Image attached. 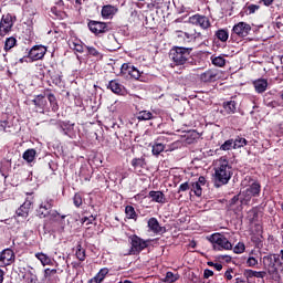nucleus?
<instances>
[{
	"instance_id": "nucleus-1",
	"label": "nucleus",
	"mask_w": 283,
	"mask_h": 283,
	"mask_svg": "<svg viewBox=\"0 0 283 283\" xmlns=\"http://www.w3.org/2000/svg\"><path fill=\"white\" fill-rule=\"evenodd\" d=\"M233 177V166L227 157H220L214 165L213 185L217 189L229 185V180Z\"/></svg>"
},
{
	"instance_id": "nucleus-2",
	"label": "nucleus",
	"mask_w": 283,
	"mask_h": 283,
	"mask_svg": "<svg viewBox=\"0 0 283 283\" xmlns=\"http://www.w3.org/2000/svg\"><path fill=\"white\" fill-rule=\"evenodd\" d=\"M192 48L174 46L169 52V57L172 61V65L184 67L187 65H193V59L191 57Z\"/></svg>"
},
{
	"instance_id": "nucleus-3",
	"label": "nucleus",
	"mask_w": 283,
	"mask_h": 283,
	"mask_svg": "<svg viewBox=\"0 0 283 283\" xmlns=\"http://www.w3.org/2000/svg\"><path fill=\"white\" fill-rule=\"evenodd\" d=\"M209 241L214 251H231V249H233V244H231V241H229L224 233H213L209 237Z\"/></svg>"
},
{
	"instance_id": "nucleus-4",
	"label": "nucleus",
	"mask_w": 283,
	"mask_h": 283,
	"mask_svg": "<svg viewBox=\"0 0 283 283\" xmlns=\"http://www.w3.org/2000/svg\"><path fill=\"white\" fill-rule=\"evenodd\" d=\"M130 249L124 255H138L142 251H145L149 247V240H145L136 234L128 237Z\"/></svg>"
},
{
	"instance_id": "nucleus-5",
	"label": "nucleus",
	"mask_w": 283,
	"mask_h": 283,
	"mask_svg": "<svg viewBox=\"0 0 283 283\" xmlns=\"http://www.w3.org/2000/svg\"><path fill=\"white\" fill-rule=\"evenodd\" d=\"M14 21H17V18L10 13L2 15L0 21V36H6V34H10V32H12Z\"/></svg>"
},
{
	"instance_id": "nucleus-6",
	"label": "nucleus",
	"mask_w": 283,
	"mask_h": 283,
	"mask_svg": "<svg viewBox=\"0 0 283 283\" xmlns=\"http://www.w3.org/2000/svg\"><path fill=\"white\" fill-rule=\"evenodd\" d=\"M74 123H71L70 120L66 122H57L56 127L63 136H67V138H71V140H74L76 138V130L74 129Z\"/></svg>"
},
{
	"instance_id": "nucleus-7",
	"label": "nucleus",
	"mask_w": 283,
	"mask_h": 283,
	"mask_svg": "<svg viewBox=\"0 0 283 283\" xmlns=\"http://www.w3.org/2000/svg\"><path fill=\"white\" fill-rule=\"evenodd\" d=\"M188 21L191 23V25L201 28V30H209V28H211V20H209L207 15L197 13L191 15Z\"/></svg>"
},
{
	"instance_id": "nucleus-8",
	"label": "nucleus",
	"mask_w": 283,
	"mask_h": 283,
	"mask_svg": "<svg viewBox=\"0 0 283 283\" xmlns=\"http://www.w3.org/2000/svg\"><path fill=\"white\" fill-rule=\"evenodd\" d=\"M277 255L269 254L263 256V266L269 275H277Z\"/></svg>"
},
{
	"instance_id": "nucleus-9",
	"label": "nucleus",
	"mask_w": 283,
	"mask_h": 283,
	"mask_svg": "<svg viewBox=\"0 0 283 283\" xmlns=\"http://www.w3.org/2000/svg\"><path fill=\"white\" fill-rule=\"evenodd\" d=\"M88 29L96 36H98L99 34H105V32H109V30H112L108 23L98 22L94 20H91L88 22Z\"/></svg>"
},
{
	"instance_id": "nucleus-10",
	"label": "nucleus",
	"mask_w": 283,
	"mask_h": 283,
	"mask_svg": "<svg viewBox=\"0 0 283 283\" xmlns=\"http://www.w3.org/2000/svg\"><path fill=\"white\" fill-rule=\"evenodd\" d=\"M221 74L222 73L220 72V70L210 69L201 73L199 75V80L201 81V83H216V81H220Z\"/></svg>"
},
{
	"instance_id": "nucleus-11",
	"label": "nucleus",
	"mask_w": 283,
	"mask_h": 283,
	"mask_svg": "<svg viewBox=\"0 0 283 283\" xmlns=\"http://www.w3.org/2000/svg\"><path fill=\"white\" fill-rule=\"evenodd\" d=\"M15 259L14 251L12 249L7 248L0 252V268L6 269V266H10L13 264Z\"/></svg>"
},
{
	"instance_id": "nucleus-12",
	"label": "nucleus",
	"mask_w": 283,
	"mask_h": 283,
	"mask_svg": "<svg viewBox=\"0 0 283 283\" xmlns=\"http://www.w3.org/2000/svg\"><path fill=\"white\" fill-rule=\"evenodd\" d=\"M262 191V186L258 181H253L244 191L243 196L248 198V200H251V198H259L260 193Z\"/></svg>"
},
{
	"instance_id": "nucleus-13",
	"label": "nucleus",
	"mask_w": 283,
	"mask_h": 283,
	"mask_svg": "<svg viewBox=\"0 0 283 283\" xmlns=\"http://www.w3.org/2000/svg\"><path fill=\"white\" fill-rule=\"evenodd\" d=\"M232 32L233 34H237V36L244 39V36H249V32H251V24L247 22H239L234 24Z\"/></svg>"
},
{
	"instance_id": "nucleus-14",
	"label": "nucleus",
	"mask_w": 283,
	"mask_h": 283,
	"mask_svg": "<svg viewBox=\"0 0 283 283\" xmlns=\"http://www.w3.org/2000/svg\"><path fill=\"white\" fill-rule=\"evenodd\" d=\"M48 49L43 45H35L29 51V60L31 61H41L45 56Z\"/></svg>"
},
{
	"instance_id": "nucleus-15",
	"label": "nucleus",
	"mask_w": 283,
	"mask_h": 283,
	"mask_svg": "<svg viewBox=\"0 0 283 283\" xmlns=\"http://www.w3.org/2000/svg\"><path fill=\"white\" fill-rule=\"evenodd\" d=\"M52 207H54V200L46 199L45 201H43L36 210L39 218H48V216H50Z\"/></svg>"
},
{
	"instance_id": "nucleus-16",
	"label": "nucleus",
	"mask_w": 283,
	"mask_h": 283,
	"mask_svg": "<svg viewBox=\"0 0 283 283\" xmlns=\"http://www.w3.org/2000/svg\"><path fill=\"white\" fill-rule=\"evenodd\" d=\"M147 224L148 229L153 233H156L157 235H163V233H167V228L161 227L160 223L158 222V219L154 217L148 220Z\"/></svg>"
},
{
	"instance_id": "nucleus-17",
	"label": "nucleus",
	"mask_w": 283,
	"mask_h": 283,
	"mask_svg": "<svg viewBox=\"0 0 283 283\" xmlns=\"http://www.w3.org/2000/svg\"><path fill=\"white\" fill-rule=\"evenodd\" d=\"M33 105L40 114L45 112V106L48 105V99H45V95H36L35 98L32 101Z\"/></svg>"
},
{
	"instance_id": "nucleus-18",
	"label": "nucleus",
	"mask_w": 283,
	"mask_h": 283,
	"mask_svg": "<svg viewBox=\"0 0 283 283\" xmlns=\"http://www.w3.org/2000/svg\"><path fill=\"white\" fill-rule=\"evenodd\" d=\"M148 198H150L151 202H157L158 205H165L167 202V198H165L163 191L151 190L148 193Z\"/></svg>"
},
{
	"instance_id": "nucleus-19",
	"label": "nucleus",
	"mask_w": 283,
	"mask_h": 283,
	"mask_svg": "<svg viewBox=\"0 0 283 283\" xmlns=\"http://www.w3.org/2000/svg\"><path fill=\"white\" fill-rule=\"evenodd\" d=\"M228 209L234 211V213H240L242 211V201L239 196H234L228 203Z\"/></svg>"
},
{
	"instance_id": "nucleus-20",
	"label": "nucleus",
	"mask_w": 283,
	"mask_h": 283,
	"mask_svg": "<svg viewBox=\"0 0 283 283\" xmlns=\"http://www.w3.org/2000/svg\"><path fill=\"white\" fill-rule=\"evenodd\" d=\"M252 84L256 94H264V91L269 87V81L265 78L255 80Z\"/></svg>"
},
{
	"instance_id": "nucleus-21",
	"label": "nucleus",
	"mask_w": 283,
	"mask_h": 283,
	"mask_svg": "<svg viewBox=\"0 0 283 283\" xmlns=\"http://www.w3.org/2000/svg\"><path fill=\"white\" fill-rule=\"evenodd\" d=\"M107 88L111 90L114 94H124L125 93V86L120 84L117 80H112Z\"/></svg>"
},
{
	"instance_id": "nucleus-22",
	"label": "nucleus",
	"mask_w": 283,
	"mask_h": 283,
	"mask_svg": "<svg viewBox=\"0 0 283 283\" xmlns=\"http://www.w3.org/2000/svg\"><path fill=\"white\" fill-rule=\"evenodd\" d=\"M69 48L71 50H74L75 52H78L80 54H83V52H85V45H83V42L78 39L69 40Z\"/></svg>"
},
{
	"instance_id": "nucleus-23",
	"label": "nucleus",
	"mask_w": 283,
	"mask_h": 283,
	"mask_svg": "<svg viewBox=\"0 0 283 283\" xmlns=\"http://www.w3.org/2000/svg\"><path fill=\"white\" fill-rule=\"evenodd\" d=\"M23 280L27 283H39V277L36 276V271L33 268H30L25 271Z\"/></svg>"
},
{
	"instance_id": "nucleus-24",
	"label": "nucleus",
	"mask_w": 283,
	"mask_h": 283,
	"mask_svg": "<svg viewBox=\"0 0 283 283\" xmlns=\"http://www.w3.org/2000/svg\"><path fill=\"white\" fill-rule=\"evenodd\" d=\"M222 107L226 114H235V112H238V102L235 101L223 102Z\"/></svg>"
},
{
	"instance_id": "nucleus-25",
	"label": "nucleus",
	"mask_w": 283,
	"mask_h": 283,
	"mask_svg": "<svg viewBox=\"0 0 283 283\" xmlns=\"http://www.w3.org/2000/svg\"><path fill=\"white\" fill-rule=\"evenodd\" d=\"M134 71V65L130 63H124L120 67V76L123 78H132V74Z\"/></svg>"
},
{
	"instance_id": "nucleus-26",
	"label": "nucleus",
	"mask_w": 283,
	"mask_h": 283,
	"mask_svg": "<svg viewBox=\"0 0 283 283\" xmlns=\"http://www.w3.org/2000/svg\"><path fill=\"white\" fill-rule=\"evenodd\" d=\"M32 203L30 201L24 202L23 205L20 206V208L15 211L17 216L19 218H28L30 213V207Z\"/></svg>"
},
{
	"instance_id": "nucleus-27",
	"label": "nucleus",
	"mask_w": 283,
	"mask_h": 283,
	"mask_svg": "<svg viewBox=\"0 0 283 283\" xmlns=\"http://www.w3.org/2000/svg\"><path fill=\"white\" fill-rule=\"evenodd\" d=\"M117 9L113 6H104L102 8V17L103 19H109L112 17H114V14H116Z\"/></svg>"
},
{
	"instance_id": "nucleus-28",
	"label": "nucleus",
	"mask_w": 283,
	"mask_h": 283,
	"mask_svg": "<svg viewBox=\"0 0 283 283\" xmlns=\"http://www.w3.org/2000/svg\"><path fill=\"white\" fill-rule=\"evenodd\" d=\"M23 160L27 163H34L36 158V150L34 148L27 149L22 155Z\"/></svg>"
},
{
	"instance_id": "nucleus-29",
	"label": "nucleus",
	"mask_w": 283,
	"mask_h": 283,
	"mask_svg": "<svg viewBox=\"0 0 283 283\" xmlns=\"http://www.w3.org/2000/svg\"><path fill=\"white\" fill-rule=\"evenodd\" d=\"M165 149H167V146H165V144L160 142H155L151 149L153 156H160V154H163Z\"/></svg>"
},
{
	"instance_id": "nucleus-30",
	"label": "nucleus",
	"mask_w": 283,
	"mask_h": 283,
	"mask_svg": "<svg viewBox=\"0 0 283 283\" xmlns=\"http://www.w3.org/2000/svg\"><path fill=\"white\" fill-rule=\"evenodd\" d=\"M154 118H156V116L149 111H140L137 114V120H154Z\"/></svg>"
},
{
	"instance_id": "nucleus-31",
	"label": "nucleus",
	"mask_w": 283,
	"mask_h": 283,
	"mask_svg": "<svg viewBox=\"0 0 283 283\" xmlns=\"http://www.w3.org/2000/svg\"><path fill=\"white\" fill-rule=\"evenodd\" d=\"M35 258H38V260L41 262V264L43 266H48V265L52 264V259H50V256H48V254H45L43 252L36 253Z\"/></svg>"
},
{
	"instance_id": "nucleus-32",
	"label": "nucleus",
	"mask_w": 283,
	"mask_h": 283,
	"mask_svg": "<svg viewBox=\"0 0 283 283\" xmlns=\"http://www.w3.org/2000/svg\"><path fill=\"white\" fill-rule=\"evenodd\" d=\"M247 138L238 136L235 139H233V149H240L242 147H247L248 145Z\"/></svg>"
},
{
	"instance_id": "nucleus-33",
	"label": "nucleus",
	"mask_w": 283,
	"mask_h": 283,
	"mask_svg": "<svg viewBox=\"0 0 283 283\" xmlns=\"http://www.w3.org/2000/svg\"><path fill=\"white\" fill-rule=\"evenodd\" d=\"M46 98L51 105L52 112H59V103L56 102V96H54L52 93H49Z\"/></svg>"
},
{
	"instance_id": "nucleus-34",
	"label": "nucleus",
	"mask_w": 283,
	"mask_h": 283,
	"mask_svg": "<svg viewBox=\"0 0 283 283\" xmlns=\"http://www.w3.org/2000/svg\"><path fill=\"white\" fill-rule=\"evenodd\" d=\"M216 36L222 43H227V41H229V31L224 29L218 30L216 31Z\"/></svg>"
},
{
	"instance_id": "nucleus-35",
	"label": "nucleus",
	"mask_w": 283,
	"mask_h": 283,
	"mask_svg": "<svg viewBox=\"0 0 283 283\" xmlns=\"http://www.w3.org/2000/svg\"><path fill=\"white\" fill-rule=\"evenodd\" d=\"M211 63L216 67H224V65H227V60L223 56H212Z\"/></svg>"
},
{
	"instance_id": "nucleus-36",
	"label": "nucleus",
	"mask_w": 283,
	"mask_h": 283,
	"mask_svg": "<svg viewBox=\"0 0 283 283\" xmlns=\"http://www.w3.org/2000/svg\"><path fill=\"white\" fill-rule=\"evenodd\" d=\"M109 273V269L103 268L98 271V273L93 277L98 283H102L105 277H107V274Z\"/></svg>"
},
{
	"instance_id": "nucleus-37",
	"label": "nucleus",
	"mask_w": 283,
	"mask_h": 283,
	"mask_svg": "<svg viewBox=\"0 0 283 283\" xmlns=\"http://www.w3.org/2000/svg\"><path fill=\"white\" fill-rule=\"evenodd\" d=\"M178 280H180V275L178 273L167 272L164 282L174 283L178 282Z\"/></svg>"
},
{
	"instance_id": "nucleus-38",
	"label": "nucleus",
	"mask_w": 283,
	"mask_h": 283,
	"mask_svg": "<svg viewBox=\"0 0 283 283\" xmlns=\"http://www.w3.org/2000/svg\"><path fill=\"white\" fill-rule=\"evenodd\" d=\"M108 39L112 43V46L108 49L109 52H116V50H120V43H118V40L114 34L108 35Z\"/></svg>"
},
{
	"instance_id": "nucleus-39",
	"label": "nucleus",
	"mask_w": 283,
	"mask_h": 283,
	"mask_svg": "<svg viewBox=\"0 0 283 283\" xmlns=\"http://www.w3.org/2000/svg\"><path fill=\"white\" fill-rule=\"evenodd\" d=\"M80 178L82 180H85L86 182H90V180L92 179V175H90V170H87V167L82 166L80 168Z\"/></svg>"
},
{
	"instance_id": "nucleus-40",
	"label": "nucleus",
	"mask_w": 283,
	"mask_h": 283,
	"mask_svg": "<svg viewBox=\"0 0 283 283\" xmlns=\"http://www.w3.org/2000/svg\"><path fill=\"white\" fill-rule=\"evenodd\" d=\"M132 166L134 167L135 171H138V169H143V167H145V158H134L132 160Z\"/></svg>"
},
{
	"instance_id": "nucleus-41",
	"label": "nucleus",
	"mask_w": 283,
	"mask_h": 283,
	"mask_svg": "<svg viewBox=\"0 0 283 283\" xmlns=\"http://www.w3.org/2000/svg\"><path fill=\"white\" fill-rule=\"evenodd\" d=\"M125 213L128 220H136V218H138V214L136 213V210L133 208V206H126Z\"/></svg>"
},
{
	"instance_id": "nucleus-42",
	"label": "nucleus",
	"mask_w": 283,
	"mask_h": 283,
	"mask_svg": "<svg viewBox=\"0 0 283 283\" xmlns=\"http://www.w3.org/2000/svg\"><path fill=\"white\" fill-rule=\"evenodd\" d=\"M75 255L80 262H85V249L81 245V243L77 244L76 247V252Z\"/></svg>"
},
{
	"instance_id": "nucleus-43",
	"label": "nucleus",
	"mask_w": 283,
	"mask_h": 283,
	"mask_svg": "<svg viewBox=\"0 0 283 283\" xmlns=\"http://www.w3.org/2000/svg\"><path fill=\"white\" fill-rule=\"evenodd\" d=\"M12 122L10 120H0V132H12Z\"/></svg>"
},
{
	"instance_id": "nucleus-44",
	"label": "nucleus",
	"mask_w": 283,
	"mask_h": 283,
	"mask_svg": "<svg viewBox=\"0 0 283 283\" xmlns=\"http://www.w3.org/2000/svg\"><path fill=\"white\" fill-rule=\"evenodd\" d=\"M14 45H17V38L14 36L8 38L4 42L6 52L10 51L12 48H14Z\"/></svg>"
},
{
	"instance_id": "nucleus-45",
	"label": "nucleus",
	"mask_w": 283,
	"mask_h": 283,
	"mask_svg": "<svg viewBox=\"0 0 283 283\" xmlns=\"http://www.w3.org/2000/svg\"><path fill=\"white\" fill-rule=\"evenodd\" d=\"M85 48H86L87 54H90V56H95L96 59H103V54L101 52H98V50H96V48L87 46V45H85Z\"/></svg>"
},
{
	"instance_id": "nucleus-46",
	"label": "nucleus",
	"mask_w": 283,
	"mask_h": 283,
	"mask_svg": "<svg viewBox=\"0 0 283 283\" xmlns=\"http://www.w3.org/2000/svg\"><path fill=\"white\" fill-rule=\"evenodd\" d=\"M191 191H193L195 196L200 198V196H202V186L195 181L191 185Z\"/></svg>"
},
{
	"instance_id": "nucleus-47",
	"label": "nucleus",
	"mask_w": 283,
	"mask_h": 283,
	"mask_svg": "<svg viewBox=\"0 0 283 283\" xmlns=\"http://www.w3.org/2000/svg\"><path fill=\"white\" fill-rule=\"evenodd\" d=\"M258 10H260V6L259 4H248L244 8V12L247 14H255V12H258Z\"/></svg>"
},
{
	"instance_id": "nucleus-48",
	"label": "nucleus",
	"mask_w": 283,
	"mask_h": 283,
	"mask_svg": "<svg viewBox=\"0 0 283 283\" xmlns=\"http://www.w3.org/2000/svg\"><path fill=\"white\" fill-rule=\"evenodd\" d=\"M221 151H229V149H233V139H228L226 140L221 146H220Z\"/></svg>"
},
{
	"instance_id": "nucleus-49",
	"label": "nucleus",
	"mask_w": 283,
	"mask_h": 283,
	"mask_svg": "<svg viewBox=\"0 0 283 283\" xmlns=\"http://www.w3.org/2000/svg\"><path fill=\"white\" fill-rule=\"evenodd\" d=\"M73 205L75 207H81V205H83V196H81V193H75L73 197Z\"/></svg>"
},
{
	"instance_id": "nucleus-50",
	"label": "nucleus",
	"mask_w": 283,
	"mask_h": 283,
	"mask_svg": "<svg viewBox=\"0 0 283 283\" xmlns=\"http://www.w3.org/2000/svg\"><path fill=\"white\" fill-rule=\"evenodd\" d=\"M244 250H245V247H244V243H242V242H239V243L233 248V252L237 253V254L244 253Z\"/></svg>"
},
{
	"instance_id": "nucleus-51",
	"label": "nucleus",
	"mask_w": 283,
	"mask_h": 283,
	"mask_svg": "<svg viewBox=\"0 0 283 283\" xmlns=\"http://www.w3.org/2000/svg\"><path fill=\"white\" fill-rule=\"evenodd\" d=\"M55 273H56V269H45L44 270V277L50 280V277H54Z\"/></svg>"
},
{
	"instance_id": "nucleus-52",
	"label": "nucleus",
	"mask_w": 283,
	"mask_h": 283,
	"mask_svg": "<svg viewBox=\"0 0 283 283\" xmlns=\"http://www.w3.org/2000/svg\"><path fill=\"white\" fill-rule=\"evenodd\" d=\"M207 39L206 35H202L200 32L192 33V41H205Z\"/></svg>"
},
{
	"instance_id": "nucleus-53",
	"label": "nucleus",
	"mask_w": 283,
	"mask_h": 283,
	"mask_svg": "<svg viewBox=\"0 0 283 283\" xmlns=\"http://www.w3.org/2000/svg\"><path fill=\"white\" fill-rule=\"evenodd\" d=\"M94 220H96V217H94V216L82 218L83 224H92V222H94Z\"/></svg>"
},
{
	"instance_id": "nucleus-54",
	"label": "nucleus",
	"mask_w": 283,
	"mask_h": 283,
	"mask_svg": "<svg viewBox=\"0 0 283 283\" xmlns=\"http://www.w3.org/2000/svg\"><path fill=\"white\" fill-rule=\"evenodd\" d=\"M130 78H135V81H138L140 78V71L136 69V66L133 67V73Z\"/></svg>"
},
{
	"instance_id": "nucleus-55",
	"label": "nucleus",
	"mask_w": 283,
	"mask_h": 283,
	"mask_svg": "<svg viewBox=\"0 0 283 283\" xmlns=\"http://www.w3.org/2000/svg\"><path fill=\"white\" fill-rule=\"evenodd\" d=\"M189 189H190V186H189L188 181H186L179 186L178 193H180L182 191H189Z\"/></svg>"
},
{
	"instance_id": "nucleus-56",
	"label": "nucleus",
	"mask_w": 283,
	"mask_h": 283,
	"mask_svg": "<svg viewBox=\"0 0 283 283\" xmlns=\"http://www.w3.org/2000/svg\"><path fill=\"white\" fill-rule=\"evenodd\" d=\"M243 275H244V277H247V280H251V277H254L255 271H253V270H244Z\"/></svg>"
},
{
	"instance_id": "nucleus-57",
	"label": "nucleus",
	"mask_w": 283,
	"mask_h": 283,
	"mask_svg": "<svg viewBox=\"0 0 283 283\" xmlns=\"http://www.w3.org/2000/svg\"><path fill=\"white\" fill-rule=\"evenodd\" d=\"M247 264L248 266H255L258 264V260L253 256H250L248 260H247Z\"/></svg>"
},
{
	"instance_id": "nucleus-58",
	"label": "nucleus",
	"mask_w": 283,
	"mask_h": 283,
	"mask_svg": "<svg viewBox=\"0 0 283 283\" xmlns=\"http://www.w3.org/2000/svg\"><path fill=\"white\" fill-rule=\"evenodd\" d=\"M208 266H213V269H216V271H220L222 269V264L213 263V261H208Z\"/></svg>"
},
{
	"instance_id": "nucleus-59",
	"label": "nucleus",
	"mask_w": 283,
	"mask_h": 283,
	"mask_svg": "<svg viewBox=\"0 0 283 283\" xmlns=\"http://www.w3.org/2000/svg\"><path fill=\"white\" fill-rule=\"evenodd\" d=\"M51 78L53 85H61V75H53Z\"/></svg>"
},
{
	"instance_id": "nucleus-60",
	"label": "nucleus",
	"mask_w": 283,
	"mask_h": 283,
	"mask_svg": "<svg viewBox=\"0 0 283 283\" xmlns=\"http://www.w3.org/2000/svg\"><path fill=\"white\" fill-rule=\"evenodd\" d=\"M266 276V272L265 271H254V277H258V279H264Z\"/></svg>"
},
{
	"instance_id": "nucleus-61",
	"label": "nucleus",
	"mask_w": 283,
	"mask_h": 283,
	"mask_svg": "<svg viewBox=\"0 0 283 283\" xmlns=\"http://www.w3.org/2000/svg\"><path fill=\"white\" fill-rule=\"evenodd\" d=\"M232 273H233V270H232V269L226 271L224 277H226L227 280H233V274H232Z\"/></svg>"
},
{
	"instance_id": "nucleus-62",
	"label": "nucleus",
	"mask_w": 283,
	"mask_h": 283,
	"mask_svg": "<svg viewBox=\"0 0 283 283\" xmlns=\"http://www.w3.org/2000/svg\"><path fill=\"white\" fill-rule=\"evenodd\" d=\"M212 275H213V271L205 270L203 277H206V280H209V277H212Z\"/></svg>"
},
{
	"instance_id": "nucleus-63",
	"label": "nucleus",
	"mask_w": 283,
	"mask_h": 283,
	"mask_svg": "<svg viewBox=\"0 0 283 283\" xmlns=\"http://www.w3.org/2000/svg\"><path fill=\"white\" fill-rule=\"evenodd\" d=\"M266 107H277V102L275 101H272V102H269V101H264Z\"/></svg>"
},
{
	"instance_id": "nucleus-64",
	"label": "nucleus",
	"mask_w": 283,
	"mask_h": 283,
	"mask_svg": "<svg viewBox=\"0 0 283 283\" xmlns=\"http://www.w3.org/2000/svg\"><path fill=\"white\" fill-rule=\"evenodd\" d=\"M198 185H201V187H205V185H207V179L201 176L199 177L198 181H196Z\"/></svg>"
}]
</instances>
